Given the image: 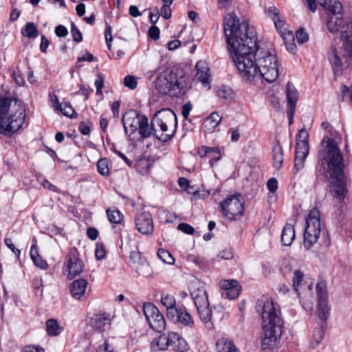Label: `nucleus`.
Returning a JSON list of instances; mask_svg holds the SVG:
<instances>
[{"label": "nucleus", "instance_id": "nucleus-1", "mask_svg": "<svg viewBox=\"0 0 352 352\" xmlns=\"http://www.w3.org/2000/svg\"><path fill=\"white\" fill-rule=\"evenodd\" d=\"M228 50L240 76L247 81L265 79L273 82L278 77V58L274 50L259 47L254 32L247 23H239L234 14L224 18Z\"/></svg>", "mask_w": 352, "mask_h": 352}, {"label": "nucleus", "instance_id": "nucleus-2", "mask_svg": "<svg viewBox=\"0 0 352 352\" xmlns=\"http://www.w3.org/2000/svg\"><path fill=\"white\" fill-rule=\"evenodd\" d=\"M321 127L325 134L320 142L318 158L322 165L327 164V171L333 179L330 192L339 201L343 200L346 192L344 181V163L339 145L341 135L327 122H323Z\"/></svg>", "mask_w": 352, "mask_h": 352}, {"label": "nucleus", "instance_id": "nucleus-3", "mask_svg": "<svg viewBox=\"0 0 352 352\" xmlns=\"http://www.w3.org/2000/svg\"><path fill=\"white\" fill-rule=\"evenodd\" d=\"M327 14V26L331 33L340 32L343 41L344 63L352 69V21H344L342 4L339 0H317Z\"/></svg>", "mask_w": 352, "mask_h": 352}, {"label": "nucleus", "instance_id": "nucleus-4", "mask_svg": "<svg viewBox=\"0 0 352 352\" xmlns=\"http://www.w3.org/2000/svg\"><path fill=\"white\" fill-rule=\"evenodd\" d=\"M261 307L262 347L266 349L274 346L282 334L283 320L280 310L276 308L270 298L262 299L258 302Z\"/></svg>", "mask_w": 352, "mask_h": 352}, {"label": "nucleus", "instance_id": "nucleus-5", "mask_svg": "<svg viewBox=\"0 0 352 352\" xmlns=\"http://www.w3.org/2000/svg\"><path fill=\"white\" fill-rule=\"evenodd\" d=\"M25 110L23 103L9 98L0 99V133L10 136L23 125Z\"/></svg>", "mask_w": 352, "mask_h": 352}, {"label": "nucleus", "instance_id": "nucleus-6", "mask_svg": "<svg viewBox=\"0 0 352 352\" xmlns=\"http://www.w3.org/2000/svg\"><path fill=\"white\" fill-rule=\"evenodd\" d=\"M155 86L160 94L179 97L186 92V78L182 69L174 68L159 76L155 81Z\"/></svg>", "mask_w": 352, "mask_h": 352}, {"label": "nucleus", "instance_id": "nucleus-7", "mask_svg": "<svg viewBox=\"0 0 352 352\" xmlns=\"http://www.w3.org/2000/svg\"><path fill=\"white\" fill-rule=\"evenodd\" d=\"M151 127L157 139L164 142L168 141L177 127L175 112L168 108L157 111L151 119Z\"/></svg>", "mask_w": 352, "mask_h": 352}, {"label": "nucleus", "instance_id": "nucleus-8", "mask_svg": "<svg viewBox=\"0 0 352 352\" xmlns=\"http://www.w3.org/2000/svg\"><path fill=\"white\" fill-rule=\"evenodd\" d=\"M320 232V213L318 209L314 208L310 210L306 219L303 244L307 250L317 242Z\"/></svg>", "mask_w": 352, "mask_h": 352}, {"label": "nucleus", "instance_id": "nucleus-9", "mask_svg": "<svg viewBox=\"0 0 352 352\" xmlns=\"http://www.w3.org/2000/svg\"><path fill=\"white\" fill-rule=\"evenodd\" d=\"M168 346L179 352H186L189 349V345L186 340L175 332L160 336L156 341L154 340L151 343L153 351L164 350Z\"/></svg>", "mask_w": 352, "mask_h": 352}, {"label": "nucleus", "instance_id": "nucleus-10", "mask_svg": "<svg viewBox=\"0 0 352 352\" xmlns=\"http://www.w3.org/2000/svg\"><path fill=\"white\" fill-rule=\"evenodd\" d=\"M221 208L224 217L230 221L236 219L243 215V204L239 196L231 195L221 202Z\"/></svg>", "mask_w": 352, "mask_h": 352}, {"label": "nucleus", "instance_id": "nucleus-11", "mask_svg": "<svg viewBox=\"0 0 352 352\" xmlns=\"http://www.w3.org/2000/svg\"><path fill=\"white\" fill-rule=\"evenodd\" d=\"M143 310L150 327L155 331L162 332L166 328V322L157 307L147 303L144 305Z\"/></svg>", "mask_w": 352, "mask_h": 352}, {"label": "nucleus", "instance_id": "nucleus-12", "mask_svg": "<svg viewBox=\"0 0 352 352\" xmlns=\"http://www.w3.org/2000/svg\"><path fill=\"white\" fill-rule=\"evenodd\" d=\"M316 292L318 296V315L320 320H324L329 315L327 285L324 281H320L317 283Z\"/></svg>", "mask_w": 352, "mask_h": 352}, {"label": "nucleus", "instance_id": "nucleus-13", "mask_svg": "<svg viewBox=\"0 0 352 352\" xmlns=\"http://www.w3.org/2000/svg\"><path fill=\"white\" fill-rule=\"evenodd\" d=\"M135 227L143 234H151L153 232V223L151 214L147 212L138 214L135 218Z\"/></svg>", "mask_w": 352, "mask_h": 352}, {"label": "nucleus", "instance_id": "nucleus-14", "mask_svg": "<svg viewBox=\"0 0 352 352\" xmlns=\"http://www.w3.org/2000/svg\"><path fill=\"white\" fill-rule=\"evenodd\" d=\"M65 272L70 279L79 275L83 270L84 265L78 256L70 254L67 256L65 263Z\"/></svg>", "mask_w": 352, "mask_h": 352}, {"label": "nucleus", "instance_id": "nucleus-15", "mask_svg": "<svg viewBox=\"0 0 352 352\" xmlns=\"http://www.w3.org/2000/svg\"><path fill=\"white\" fill-rule=\"evenodd\" d=\"M144 116L138 114L136 111H131L124 115L122 122L126 133L133 134L140 127L141 118Z\"/></svg>", "mask_w": 352, "mask_h": 352}, {"label": "nucleus", "instance_id": "nucleus-16", "mask_svg": "<svg viewBox=\"0 0 352 352\" xmlns=\"http://www.w3.org/2000/svg\"><path fill=\"white\" fill-rule=\"evenodd\" d=\"M309 153V144L306 140H296L294 166L297 170L303 166V163Z\"/></svg>", "mask_w": 352, "mask_h": 352}, {"label": "nucleus", "instance_id": "nucleus-17", "mask_svg": "<svg viewBox=\"0 0 352 352\" xmlns=\"http://www.w3.org/2000/svg\"><path fill=\"white\" fill-rule=\"evenodd\" d=\"M327 58L332 67L335 78L341 75L342 72V62L338 52L334 46H331L328 51Z\"/></svg>", "mask_w": 352, "mask_h": 352}, {"label": "nucleus", "instance_id": "nucleus-18", "mask_svg": "<svg viewBox=\"0 0 352 352\" xmlns=\"http://www.w3.org/2000/svg\"><path fill=\"white\" fill-rule=\"evenodd\" d=\"M87 324L95 330H103L107 325H110L111 318L106 314H96L89 317Z\"/></svg>", "mask_w": 352, "mask_h": 352}, {"label": "nucleus", "instance_id": "nucleus-19", "mask_svg": "<svg viewBox=\"0 0 352 352\" xmlns=\"http://www.w3.org/2000/svg\"><path fill=\"white\" fill-rule=\"evenodd\" d=\"M195 69L197 79L204 85H208L210 82V74L208 63L206 60H199L195 65Z\"/></svg>", "mask_w": 352, "mask_h": 352}, {"label": "nucleus", "instance_id": "nucleus-20", "mask_svg": "<svg viewBox=\"0 0 352 352\" xmlns=\"http://www.w3.org/2000/svg\"><path fill=\"white\" fill-rule=\"evenodd\" d=\"M190 295L196 307L209 305L208 294L204 287H194L190 292Z\"/></svg>", "mask_w": 352, "mask_h": 352}, {"label": "nucleus", "instance_id": "nucleus-21", "mask_svg": "<svg viewBox=\"0 0 352 352\" xmlns=\"http://www.w3.org/2000/svg\"><path fill=\"white\" fill-rule=\"evenodd\" d=\"M87 286V281L84 278L74 280L69 286L72 296L78 300L80 299L85 293Z\"/></svg>", "mask_w": 352, "mask_h": 352}, {"label": "nucleus", "instance_id": "nucleus-22", "mask_svg": "<svg viewBox=\"0 0 352 352\" xmlns=\"http://www.w3.org/2000/svg\"><path fill=\"white\" fill-rule=\"evenodd\" d=\"M197 313L200 320L208 329L213 327L212 310L209 305L200 306L197 307Z\"/></svg>", "mask_w": 352, "mask_h": 352}, {"label": "nucleus", "instance_id": "nucleus-23", "mask_svg": "<svg viewBox=\"0 0 352 352\" xmlns=\"http://www.w3.org/2000/svg\"><path fill=\"white\" fill-rule=\"evenodd\" d=\"M298 96V91L292 82H288L287 84V99L288 108H291V114L293 109H296Z\"/></svg>", "mask_w": 352, "mask_h": 352}, {"label": "nucleus", "instance_id": "nucleus-24", "mask_svg": "<svg viewBox=\"0 0 352 352\" xmlns=\"http://www.w3.org/2000/svg\"><path fill=\"white\" fill-rule=\"evenodd\" d=\"M272 160L274 167L277 170L280 169L283 162V151L278 142H276L273 145Z\"/></svg>", "mask_w": 352, "mask_h": 352}, {"label": "nucleus", "instance_id": "nucleus-25", "mask_svg": "<svg viewBox=\"0 0 352 352\" xmlns=\"http://www.w3.org/2000/svg\"><path fill=\"white\" fill-rule=\"evenodd\" d=\"M295 238L294 227L291 223H287L283 229L281 241L285 246H289Z\"/></svg>", "mask_w": 352, "mask_h": 352}, {"label": "nucleus", "instance_id": "nucleus-26", "mask_svg": "<svg viewBox=\"0 0 352 352\" xmlns=\"http://www.w3.org/2000/svg\"><path fill=\"white\" fill-rule=\"evenodd\" d=\"M216 347L218 352H239L233 342L227 338L219 339Z\"/></svg>", "mask_w": 352, "mask_h": 352}, {"label": "nucleus", "instance_id": "nucleus-27", "mask_svg": "<svg viewBox=\"0 0 352 352\" xmlns=\"http://www.w3.org/2000/svg\"><path fill=\"white\" fill-rule=\"evenodd\" d=\"M216 94L220 99L226 101L232 100L235 97L233 89L226 85L218 87L216 89Z\"/></svg>", "mask_w": 352, "mask_h": 352}, {"label": "nucleus", "instance_id": "nucleus-28", "mask_svg": "<svg viewBox=\"0 0 352 352\" xmlns=\"http://www.w3.org/2000/svg\"><path fill=\"white\" fill-rule=\"evenodd\" d=\"M138 130L142 138H147L154 135V131L151 126H148V118L146 116L141 118L140 127Z\"/></svg>", "mask_w": 352, "mask_h": 352}, {"label": "nucleus", "instance_id": "nucleus-29", "mask_svg": "<svg viewBox=\"0 0 352 352\" xmlns=\"http://www.w3.org/2000/svg\"><path fill=\"white\" fill-rule=\"evenodd\" d=\"M284 40L285 45L288 52L292 54H295L296 52V45L295 44V38L292 32H284L281 36Z\"/></svg>", "mask_w": 352, "mask_h": 352}, {"label": "nucleus", "instance_id": "nucleus-30", "mask_svg": "<svg viewBox=\"0 0 352 352\" xmlns=\"http://www.w3.org/2000/svg\"><path fill=\"white\" fill-rule=\"evenodd\" d=\"M177 321L190 328H192L194 326L193 318L185 308H181Z\"/></svg>", "mask_w": 352, "mask_h": 352}, {"label": "nucleus", "instance_id": "nucleus-31", "mask_svg": "<svg viewBox=\"0 0 352 352\" xmlns=\"http://www.w3.org/2000/svg\"><path fill=\"white\" fill-rule=\"evenodd\" d=\"M107 215L112 223H120L123 219L122 214L116 208L107 209Z\"/></svg>", "mask_w": 352, "mask_h": 352}, {"label": "nucleus", "instance_id": "nucleus-32", "mask_svg": "<svg viewBox=\"0 0 352 352\" xmlns=\"http://www.w3.org/2000/svg\"><path fill=\"white\" fill-rule=\"evenodd\" d=\"M221 117L218 112L214 111L206 120V125L210 129L217 127L221 122Z\"/></svg>", "mask_w": 352, "mask_h": 352}, {"label": "nucleus", "instance_id": "nucleus-33", "mask_svg": "<svg viewBox=\"0 0 352 352\" xmlns=\"http://www.w3.org/2000/svg\"><path fill=\"white\" fill-rule=\"evenodd\" d=\"M98 173L102 176H108L109 174V162L107 158H102L97 163Z\"/></svg>", "mask_w": 352, "mask_h": 352}, {"label": "nucleus", "instance_id": "nucleus-34", "mask_svg": "<svg viewBox=\"0 0 352 352\" xmlns=\"http://www.w3.org/2000/svg\"><path fill=\"white\" fill-rule=\"evenodd\" d=\"M47 334L50 336H55L58 334L59 326L58 322L54 319H50L46 321Z\"/></svg>", "mask_w": 352, "mask_h": 352}, {"label": "nucleus", "instance_id": "nucleus-35", "mask_svg": "<svg viewBox=\"0 0 352 352\" xmlns=\"http://www.w3.org/2000/svg\"><path fill=\"white\" fill-rule=\"evenodd\" d=\"M157 256L166 264H173L175 261L173 256L167 250L160 248L157 251Z\"/></svg>", "mask_w": 352, "mask_h": 352}, {"label": "nucleus", "instance_id": "nucleus-36", "mask_svg": "<svg viewBox=\"0 0 352 352\" xmlns=\"http://www.w3.org/2000/svg\"><path fill=\"white\" fill-rule=\"evenodd\" d=\"M32 249H33V246L32 247ZM30 255L36 266L43 270L47 268L48 265L47 262L43 260L39 255L35 256L33 250H31Z\"/></svg>", "mask_w": 352, "mask_h": 352}, {"label": "nucleus", "instance_id": "nucleus-37", "mask_svg": "<svg viewBox=\"0 0 352 352\" xmlns=\"http://www.w3.org/2000/svg\"><path fill=\"white\" fill-rule=\"evenodd\" d=\"M25 35L29 38H36L38 36V31L34 23H28L25 28Z\"/></svg>", "mask_w": 352, "mask_h": 352}, {"label": "nucleus", "instance_id": "nucleus-38", "mask_svg": "<svg viewBox=\"0 0 352 352\" xmlns=\"http://www.w3.org/2000/svg\"><path fill=\"white\" fill-rule=\"evenodd\" d=\"M240 286H235L232 289H228V291H224L222 293V296L226 298L233 300L236 298L240 294Z\"/></svg>", "mask_w": 352, "mask_h": 352}, {"label": "nucleus", "instance_id": "nucleus-39", "mask_svg": "<svg viewBox=\"0 0 352 352\" xmlns=\"http://www.w3.org/2000/svg\"><path fill=\"white\" fill-rule=\"evenodd\" d=\"M130 261L134 264H140L142 267H148V265L142 261L141 254L138 251H133L130 254L129 256Z\"/></svg>", "mask_w": 352, "mask_h": 352}, {"label": "nucleus", "instance_id": "nucleus-40", "mask_svg": "<svg viewBox=\"0 0 352 352\" xmlns=\"http://www.w3.org/2000/svg\"><path fill=\"white\" fill-rule=\"evenodd\" d=\"M161 302L166 309L175 306V299L174 296L168 294L162 295Z\"/></svg>", "mask_w": 352, "mask_h": 352}, {"label": "nucleus", "instance_id": "nucleus-41", "mask_svg": "<svg viewBox=\"0 0 352 352\" xmlns=\"http://www.w3.org/2000/svg\"><path fill=\"white\" fill-rule=\"evenodd\" d=\"M303 274L300 270H296L294 273L293 287L296 292H298V287L303 280Z\"/></svg>", "mask_w": 352, "mask_h": 352}, {"label": "nucleus", "instance_id": "nucleus-42", "mask_svg": "<svg viewBox=\"0 0 352 352\" xmlns=\"http://www.w3.org/2000/svg\"><path fill=\"white\" fill-rule=\"evenodd\" d=\"M57 110L60 111L63 114L67 117H72L75 112L73 107L67 103L60 104Z\"/></svg>", "mask_w": 352, "mask_h": 352}, {"label": "nucleus", "instance_id": "nucleus-43", "mask_svg": "<svg viewBox=\"0 0 352 352\" xmlns=\"http://www.w3.org/2000/svg\"><path fill=\"white\" fill-rule=\"evenodd\" d=\"M341 93L343 100L352 102V86L349 87L346 85H342L341 87Z\"/></svg>", "mask_w": 352, "mask_h": 352}, {"label": "nucleus", "instance_id": "nucleus-44", "mask_svg": "<svg viewBox=\"0 0 352 352\" xmlns=\"http://www.w3.org/2000/svg\"><path fill=\"white\" fill-rule=\"evenodd\" d=\"M137 80L133 76L128 75L124 78V86L129 88L130 89H135L137 87Z\"/></svg>", "mask_w": 352, "mask_h": 352}, {"label": "nucleus", "instance_id": "nucleus-45", "mask_svg": "<svg viewBox=\"0 0 352 352\" xmlns=\"http://www.w3.org/2000/svg\"><path fill=\"white\" fill-rule=\"evenodd\" d=\"M296 37L298 43L300 44L307 42L309 39L308 34L303 28H300L296 31Z\"/></svg>", "mask_w": 352, "mask_h": 352}, {"label": "nucleus", "instance_id": "nucleus-46", "mask_svg": "<svg viewBox=\"0 0 352 352\" xmlns=\"http://www.w3.org/2000/svg\"><path fill=\"white\" fill-rule=\"evenodd\" d=\"M274 23L277 29V30L279 32L281 36H283V34H284V32H288L285 28V22L281 19L280 16H279L277 18H275L274 20Z\"/></svg>", "mask_w": 352, "mask_h": 352}, {"label": "nucleus", "instance_id": "nucleus-47", "mask_svg": "<svg viewBox=\"0 0 352 352\" xmlns=\"http://www.w3.org/2000/svg\"><path fill=\"white\" fill-rule=\"evenodd\" d=\"M71 34L74 41L79 43L82 41V34L74 23H72Z\"/></svg>", "mask_w": 352, "mask_h": 352}, {"label": "nucleus", "instance_id": "nucleus-48", "mask_svg": "<svg viewBox=\"0 0 352 352\" xmlns=\"http://www.w3.org/2000/svg\"><path fill=\"white\" fill-rule=\"evenodd\" d=\"M220 285L224 291H228V289H232L235 286L236 287L239 285L238 282L235 280H223L221 281Z\"/></svg>", "mask_w": 352, "mask_h": 352}, {"label": "nucleus", "instance_id": "nucleus-49", "mask_svg": "<svg viewBox=\"0 0 352 352\" xmlns=\"http://www.w3.org/2000/svg\"><path fill=\"white\" fill-rule=\"evenodd\" d=\"M95 255L98 260H102L105 257L106 251L104 248V245L102 243H97Z\"/></svg>", "mask_w": 352, "mask_h": 352}, {"label": "nucleus", "instance_id": "nucleus-50", "mask_svg": "<svg viewBox=\"0 0 352 352\" xmlns=\"http://www.w3.org/2000/svg\"><path fill=\"white\" fill-rule=\"evenodd\" d=\"M213 149L217 151H214L212 152H210V155L208 156L210 157V164H213L214 163L218 162L221 158V153L219 148L212 147Z\"/></svg>", "mask_w": 352, "mask_h": 352}, {"label": "nucleus", "instance_id": "nucleus-51", "mask_svg": "<svg viewBox=\"0 0 352 352\" xmlns=\"http://www.w3.org/2000/svg\"><path fill=\"white\" fill-rule=\"evenodd\" d=\"M181 308H176L175 306H173L166 309L167 316L172 320L175 319L176 320H177L178 315L179 314Z\"/></svg>", "mask_w": 352, "mask_h": 352}, {"label": "nucleus", "instance_id": "nucleus-52", "mask_svg": "<svg viewBox=\"0 0 352 352\" xmlns=\"http://www.w3.org/2000/svg\"><path fill=\"white\" fill-rule=\"evenodd\" d=\"M177 228L178 230L182 231L183 232L188 234H192L195 232V229L193 227L185 223H179L177 226Z\"/></svg>", "mask_w": 352, "mask_h": 352}, {"label": "nucleus", "instance_id": "nucleus-53", "mask_svg": "<svg viewBox=\"0 0 352 352\" xmlns=\"http://www.w3.org/2000/svg\"><path fill=\"white\" fill-rule=\"evenodd\" d=\"M160 13L163 18L165 19H168L171 16V9H170V5L168 4H164L161 8Z\"/></svg>", "mask_w": 352, "mask_h": 352}, {"label": "nucleus", "instance_id": "nucleus-54", "mask_svg": "<svg viewBox=\"0 0 352 352\" xmlns=\"http://www.w3.org/2000/svg\"><path fill=\"white\" fill-rule=\"evenodd\" d=\"M214 151H216V150L213 149L212 147L202 146L198 148L197 155L201 157H204L210 155V152H212Z\"/></svg>", "mask_w": 352, "mask_h": 352}, {"label": "nucleus", "instance_id": "nucleus-55", "mask_svg": "<svg viewBox=\"0 0 352 352\" xmlns=\"http://www.w3.org/2000/svg\"><path fill=\"white\" fill-rule=\"evenodd\" d=\"M104 34L107 47L109 50H111L113 38L111 35V27L110 25L107 26Z\"/></svg>", "mask_w": 352, "mask_h": 352}, {"label": "nucleus", "instance_id": "nucleus-56", "mask_svg": "<svg viewBox=\"0 0 352 352\" xmlns=\"http://www.w3.org/2000/svg\"><path fill=\"white\" fill-rule=\"evenodd\" d=\"M267 187L270 192L274 193L278 188V181L276 178H270L267 182Z\"/></svg>", "mask_w": 352, "mask_h": 352}, {"label": "nucleus", "instance_id": "nucleus-57", "mask_svg": "<svg viewBox=\"0 0 352 352\" xmlns=\"http://www.w3.org/2000/svg\"><path fill=\"white\" fill-rule=\"evenodd\" d=\"M97 352H116L113 347L111 346L107 340H105L104 343L100 345L97 349Z\"/></svg>", "mask_w": 352, "mask_h": 352}, {"label": "nucleus", "instance_id": "nucleus-58", "mask_svg": "<svg viewBox=\"0 0 352 352\" xmlns=\"http://www.w3.org/2000/svg\"><path fill=\"white\" fill-rule=\"evenodd\" d=\"M5 243L14 252L15 256L19 258L20 256L21 252L19 249L15 248V246L12 243V239L10 238L6 239Z\"/></svg>", "mask_w": 352, "mask_h": 352}, {"label": "nucleus", "instance_id": "nucleus-59", "mask_svg": "<svg viewBox=\"0 0 352 352\" xmlns=\"http://www.w3.org/2000/svg\"><path fill=\"white\" fill-rule=\"evenodd\" d=\"M148 36L156 41L160 37V30L157 26L152 25L148 30Z\"/></svg>", "mask_w": 352, "mask_h": 352}, {"label": "nucleus", "instance_id": "nucleus-60", "mask_svg": "<svg viewBox=\"0 0 352 352\" xmlns=\"http://www.w3.org/2000/svg\"><path fill=\"white\" fill-rule=\"evenodd\" d=\"M192 108V105L190 101L187 102L182 106V114L185 119H188Z\"/></svg>", "mask_w": 352, "mask_h": 352}, {"label": "nucleus", "instance_id": "nucleus-61", "mask_svg": "<svg viewBox=\"0 0 352 352\" xmlns=\"http://www.w3.org/2000/svg\"><path fill=\"white\" fill-rule=\"evenodd\" d=\"M55 33L58 37H63L67 35V29L62 25H58L55 28Z\"/></svg>", "mask_w": 352, "mask_h": 352}, {"label": "nucleus", "instance_id": "nucleus-62", "mask_svg": "<svg viewBox=\"0 0 352 352\" xmlns=\"http://www.w3.org/2000/svg\"><path fill=\"white\" fill-rule=\"evenodd\" d=\"M23 352H45V351L39 346L29 345L23 347Z\"/></svg>", "mask_w": 352, "mask_h": 352}, {"label": "nucleus", "instance_id": "nucleus-63", "mask_svg": "<svg viewBox=\"0 0 352 352\" xmlns=\"http://www.w3.org/2000/svg\"><path fill=\"white\" fill-rule=\"evenodd\" d=\"M217 257L224 260L231 259L233 257V253L229 249L224 250L219 252Z\"/></svg>", "mask_w": 352, "mask_h": 352}, {"label": "nucleus", "instance_id": "nucleus-64", "mask_svg": "<svg viewBox=\"0 0 352 352\" xmlns=\"http://www.w3.org/2000/svg\"><path fill=\"white\" fill-rule=\"evenodd\" d=\"M149 18L153 25H155L157 22L160 18V12L157 8H155L153 12L150 13Z\"/></svg>", "mask_w": 352, "mask_h": 352}]
</instances>
